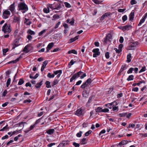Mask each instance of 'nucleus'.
Returning a JSON list of instances; mask_svg holds the SVG:
<instances>
[{
	"mask_svg": "<svg viewBox=\"0 0 147 147\" xmlns=\"http://www.w3.org/2000/svg\"><path fill=\"white\" fill-rule=\"evenodd\" d=\"M92 80L91 78H88L86 81V82L88 84H90L91 83Z\"/></svg>",
	"mask_w": 147,
	"mask_h": 147,
	"instance_id": "obj_62",
	"label": "nucleus"
},
{
	"mask_svg": "<svg viewBox=\"0 0 147 147\" xmlns=\"http://www.w3.org/2000/svg\"><path fill=\"white\" fill-rule=\"evenodd\" d=\"M88 85V84L85 82L82 85L81 87L82 88H86L87 86Z\"/></svg>",
	"mask_w": 147,
	"mask_h": 147,
	"instance_id": "obj_40",
	"label": "nucleus"
},
{
	"mask_svg": "<svg viewBox=\"0 0 147 147\" xmlns=\"http://www.w3.org/2000/svg\"><path fill=\"white\" fill-rule=\"evenodd\" d=\"M47 60H46L43 62L41 69V71L42 72H43L44 71V69L47 64Z\"/></svg>",
	"mask_w": 147,
	"mask_h": 147,
	"instance_id": "obj_17",
	"label": "nucleus"
},
{
	"mask_svg": "<svg viewBox=\"0 0 147 147\" xmlns=\"http://www.w3.org/2000/svg\"><path fill=\"white\" fill-rule=\"evenodd\" d=\"M64 4L65 5V7H67L70 8L71 7L70 4L67 2H65Z\"/></svg>",
	"mask_w": 147,
	"mask_h": 147,
	"instance_id": "obj_53",
	"label": "nucleus"
},
{
	"mask_svg": "<svg viewBox=\"0 0 147 147\" xmlns=\"http://www.w3.org/2000/svg\"><path fill=\"white\" fill-rule=\"evenodd\" d=\"M118 28L122 30L123 31H125L131 29L132 28V26L130 25H127L123 26H119Z\"/></svg>",
	"mask_w": 147,
	"mask_h": 147,
	"instance_id": "obj_6",
	"label": "nucleus"
},
{
	"mask_svg": "<svg viewBox=\"0 0 147 147\" xmlns=\"http://www.w3.org/2000/svg\"><path fill=\"white\" fill-rule=\"evenodd\" d=\"M42 84V81H41L39 83H37L35 86V87L36 88H40Z\"/></svg>",
	"mask_w": 147,
	"mask_h": 147,
	"instance_id": "obj_27",
	"label": "nucleus"
},
{
	"mask_svg": "<svg viewBox=\"0 0 147 147\" xmlns=\"http://www.w3.org/2000/svg\"><path fill=\"white\" fill-rule=\"evenodd\" d=\"M15 3H13L9 6V9L11 11L13 15L14 14L15 12Z\"/></svg>",
	"mask_w": 147,
	"mask_h": 147,
	"instance_id": "obj_11",
	"label": "nucleus"
},
{
	"mask_svg": "<svg viewBox=\"0 0 147 147\" xmlns=\"http://www.w3.org/2000/svg\"><path fill=\"white\" fill-rule=\"evenodd\" d=\"M92 80L91 78H88L86 81V82L88 84H90L91 83Z\"/></svg>",
	"mask_w": 147,
	"mask_h": 147,
	"instance_id": "obj_63",
	"label": "nucleus"
},
{
	"mask_svg": "<svg viewBox=\"0 0 147 147\" xmlns=\"http://www.w3.org/2000/svg\"><path fill=\"white\" fill-rule=\"evenodd\" d=\"M58 12H59V15L56 14V19H59L62 17L61 11L60 10L59 11H56V13Z\"/></svg>",
	"mask_w": 147,
	"mask_h": 147,
	"instance_id": "obj_21",
	"label": "nucleus"
},
{
	"mask_svg": "<svg viewBox=\"0 0 147 147\" xmlns=\"http://www.w3.org/2000/svg\"><path fill=\"white\" fill-rule=\"evenodd\" d=\"M62 73V70H58L56 71V77L57 78H59L61 74Z\"/></svg>",
	"mask_w": 147,
	"mask_h": 147,
	"instance_id": "obj_20",
	"label": "nucleus"
},
{
	"mask_svg": "<svg viewBox=\"0 0 147 147\" xmlns=\"http://www.w3.org/2000/svg\"><path fill=\"white\" fill-rule=\"evenodd\" d=\"M28 45L25 46L23 49V51L25 52L26 53H27L29 52V51H28Z\"/></svg>",
	"mask_w": 147,
	"mask_h": 147,
	"instance_id": "obj_42",
	"label": "nucleus"
},
{
	"mask_svg": "<svg viewBox=\"0 0 147 147\" xmlns=\"http://www.w3.org/2000/svg\"><path fill=\"white\" fill-rule=\"evenodd\" d=\"M114 50L117 53H119L121 52V50H120L119 49H117V48H115Z\"/></svg>",
	"mask_w": 147,
	"mask_h": 147,
	"instance_id": "obj_55",
	"label": "nucleus"
},
{
	"mask_svg": "<svg viewBox=\"0 0 147 147\" xmlns=\"http://www.w3.org/2000/svg\"><path fill=\"white\" fill-rule=\"evenodd\" d=\"M76 61H74V60L72 59L71 60L69 63V64L68 65H73L75 63H76Z\"/></svg>",
	"mask_w": 147,
	"mask_h": 147,
	"instance_id": "obj_59",
	"label": "nucleus"
},
{
	"mask_svg": "<svg viewBox=\"0 0 147 147\" xmlns=\"http://www.w3.org/2000/svg\"><path fill=\"white\" fill-rule=\"evenodd\" d=\"M83 72L81 71H80L76 73L71 77L70 79V82H72L74 80L78 78L80 76V75Z\"/></svg>",
	"mask_w": 147,
	"mask_h": 147,
	"instance_id": "obj_7",
	"label": "nucleus"
},
{
	"mask_svg": "<svg viewBox=\"0 0 147 147\" xmlns=\"http://www.w3.org/2000/svg\"><path fill=\"white\" fill-rule=\"evenodd\" d=\"M11 81V79L10 78H9L7 81V83H6V86L7 87H8L9 85H10V84Z\"/></svg>",
	"mask_w": 147,
	"mask_h": 147,
	"instance_id": "obj_41",
	"label": "nucleus"
},
{
	"mask_svg": "<svg viewBox=\"0 0 147 147\" xmlns=\"http://www.w3.org/2000/svg\"><path fill=\"white\" fill-rule=\"evenodd\" d=\"M8 49H5L3 50V53L4 55H6V53L8 51Z\"/></svg>",
	"mask_w": 147,
	"mask_h": 147,
	"instance_id": "obj_45",
	"label": "nucleus"
},
{
	"mask_svg": "<svg viewBox=\"0 0 147 147\" xmlns=\"http://www.w3.org/2000/svg\"><path fill=\"white\" fill-rule=\"evenodd\" d=\"M20 21V16H15L13 17V21L14 22H19Z\"/></svg>",
	"mask_w": 147,
	"mask_h": 147,
	"instance_id": "obj_18",
	"label": "nucleus"
},
{
	"mask_svg": "<svg viewBox=\"0 0 147 147\" xmlns=\"http://www.w3.org/2000/svg\"><path fill=\"white\" fill-rule=\"evenodd\" d=\"M68 53L69 54L73 53L75 54H77V52L75 50H71L68 51Z\"/></svg>",
	"mask_w": 147,
	"mask_h": 147,
	"instance_id": "obj_33",
	"label": "nucleus"
},
{
	"mask_svg": "<svg viewBox=\"0 0 147 147\" xmlns=\"http://www.w3.org/2000/svg\"><path fill=\"white\" fill-rule=\"evenodd\" d=\"M146 70V68L145 67H142V68L141 69V70L139 71V73H141L142 72Z\"/></svg>",
	"mask_w": 147,
	"mask_h": 147,
	"instance_id": "obj_50",
	"label": "nucleus"
},
{
	"mask_svg": "<svg viewBox=\"0 0 147 147\" xmlns=\"http://www.w3.org/2000/svg\"><path fill=\"white\" fill-rule=\"evenodd\" d=\"M147 18V13H145L143 16L142 18L140 20L139 23L138 24V26H140L144 22L145 20Z\"/></svg>",
	"mask_w": 147,
	"mask_h": 147,
	"instance_id": "obj_9",
	"label": "nucleus"
},
{
	"mask_svg": "<svg viewBox=\"0 0 147 147\" xmlns=\"http://www.w3.org/2000/svg\"><path fill=\"white\" fill-rule=\"evenodd\" d=\"M133 71V68L131 67L127 71L128 74H130L132 73V71Z\"/></svg>",
	"mask_w": 147,
	"mask_h": 147,
	"instance_id": "obj_46",
	"label": "nucleus"
},
{
	"mask_svg": "<svg viewBox=\"0 0 147 147\" xmlns=\"http://www.w3.org/2000/svg\"><path fill=\"white\" fill-rule=\"evenodd\" d=\"M112 39V36L111 34H108L106 36V37L104 39L103 42L106 44L109 42H110Z\"/></svg>",
	"mask_w": 147,
	"mask_h": 147,
	"instance_id": "obj_3",
	"label": "nucleus"
},
{
	"mask_svg": "<svg viewBox=\"0 0 147 147\" xmlns=\"http://www.w3.org/2000/svg\"><path fill=\"white\" fill-rule=\"evenodd\" d=\"M134 12L135 11L133 10L130 13L129 16V18L130 21H132L134 20Z\"/></svg>",
	"mask_w": 147,
	"mask_h": 147,
	"instance_id": "obj_14",
	"label": "nucleus"
},
{
	"mask_svg": "<svg viewBox=\"0 0 147 147\" xmlns=\"http://www.w3.org/2000/svg\"><path fill=\"white\" fill-rule=\"evenodd\" d=\"M46 85V87L47 88H49L51 87L50 82L49 81H47L45 83Z\"/></svg>",
	"mask_w": 147,
	"mask_h": 147,
	"instance_id": "obj_37",
	"label": "nucleus"
},
{
	"mask_svg": "<svg viewBox=\"0 0 147 147\" xmlns=\"http://www.w3.org/2000/svg\"><path fill=\"white\" fill-rule=\"evenodd\" d=\"M35 127V125L34 124L31 125L29 128V131H30L32 130Z\"/></svg>",
	"mask_w": 147,
	"mask_h": 147,
	"instance_id": "obj_64",
	"label": "nucleus"
},
{
	"mask_svg": "<svg viewBox=\"0 0 147 147\" xmlns=\"http://www.w3.org/2000/svg\"><path fill=\"white\" fill-rule=\"evenodd\" d=\"M109 15V14L108 13H105L104 15L102 16L100 18V20H103L106 17H107Z\"/></svg>",
	"mask_w": 147,
	"mask_h": 147,
	"instance_id": "obj_28",
	"label": "nucleus"
},
{
	"mask_svg": "<svg viewBox=\"0 0 147 147\" xmlns=\"http://www.w3.org/2000/svg\"><path fill=\"white\" fill-rule=\"evenodd\" d=\"M54 45V43L53 42H51L49 43L47 46V50L46 51V53H47L52 48Z\"/></svg>",
	"mask_w": 147,
	"mask_h": 147,
	"instance_id": "obj_15",
	"label": "nucleus"
},
{
	"mask_svg": "<svg viewBox=\"0 0 147 147\" xmlns=\"http://www.w3.org/2000/svg\"><path fill=\"white\" fill-rule=\"evenodd\" d=\"M134 79V76L133 75H130L127 78V80L128 81H130Z\"/></svg>",
	"mask_w": 147,
	"mask_h": 147,
	"instance_id": "obj_29",
	"label": "nucleus"
},
{
	"mask_svg": "<svg viewBox=\"0 0 147 147\" xmlns=\"http://www.w3.org/2000/svg\"><path fill=\"white\" fill-rule=\"evenodd\" d=\"M92 52L94 53L93 55L94 57H96L100 54V53L98 49H95L92 50Z\"/></svg>",
	"mask_w": 147,
	"mask_h": 147,
	"instance_id": "obj_10",
	"label": "nucleus"
},
{
	"mask_svg": "<svg viewBox=\"0 0 147 147\" xmlns=\"http://www.w3.org/2000/svg\"><path fill=\"white\" fill-rule=\"evenodd\" d=\"M50 11V9H49V8L47 6V8H44L43 10V12L46 13H49V12Z\"/></svg>",
	"mask_w": 147,
	"mask_h": 147,
	"instance_id": "obj_32",
	"label": "nucleus"
},
{
	"mask_svg": "<svg viewBox=\"0 0 147 147\" xmlns=\"http://www.w3.org/2000/svg\"><path fill=\"white\" fill-rule=\"evenodd\" d=\"M22 57L21 55H20L19 57L17 59H16L15 60H13L12 61H10L7 63V64H10L11 63H13L15 64L17 62H18L20 59Z\"/></svg>",
	"mask_w": 147,
	"mask_h": 147,
	"instance_id": "obj_16",
	"label": "nucleus"
},
{
	"mask_svg": "<svg viewBox=\"0 0 147 147\" xmlns=\"http://www.w3.org/2000/svg\"><path fill=\"white\" fill-rule=\"evenodd\" d=\"M2 31L5 34H9L10 33L11 31L10 24L5 23L2 27Z\"/></svg>",
	"mask_w": 147,
	"mask_h": 147,
	"instance_id": "obj_1",
	"label": "nucleus"
},
{
	"mask_svg": "<svg viewBox=\"0 0 147 147\" xmlns=\"http://www.w3.org/2000/svg\"><path fill=\"white\" fill-rule=\"evenodd\" d=\"M81 143L82 144H86L87 143L86 139L85 138L82 139L81 141Z\"/></svg>",
	"mask_w": 147,
	"mask_h": 147,
	"instance_id": "obj_39",
	"label": "nucleus"
},
{
	"mask_svg": "<svg viewBox=\"0 0 147 147\" xmlns=\"http://www.w3.org/2000/svg\"><path fill=\"white\" fill-rule=\"evenodd\" d=\"M139 88L138 87L134 88L132 89V91L137 92L138 91Z\"/></svg>",
	"mask_w": 147,
	"mask_h": 147,
	"instance_id": "obj_61",
	"label": "nucleus"
},
{
	"mask_svg": "<svg viewBox=\"0 0 147 147\" xmlns=\"http://www.w3.org/2000/svg\"><path fill=\"white\" fill-rule=\"evenodd\" d=\"M122 20L123 22L125 21L127 19V16L126 15H125L123 16L122 18Z\"/></svg>",
	"mask_w": 147,
	"mask_h": 147,
	"instance_id": "obj_56",
	"label": "nucleus"
},
{
	"mask_svg": "<svg viewBox=\"0 0 147 147\" xmlns=\"http://www.w3.org/2000/svg\"><path fill=\"white\" fill-rule=\"evenodd\" d=\"M49 9H51L50 11L53 10V9H55V6L53 4H49L47 6Z\"/></svg>",
	"mask_w": 147,
	"mask_h": 147,
	"instance_id": "obj_22",
	"label": "nucleus"
},
{
	"mask_svg": "<svg viewBox=\"0 0 147 147\" xmlns=\"http://www.w3.org/2000/svg\"><path fill=\"white\" fill-rule=\"evenodd\" d=\"M92 131L91 130L88 131L85 133V136H88L89 134L92 133Z\"/></svg>",
	"mask_w": 147,
	"mask_h": 147,
	"instance_id": "obj_48",
	"label": "nucleus"
},
{
	"mask_svg": "<svg viewBox=\"0 0 147 147\" xmlns=\"http://www.w3.org/2000/svg\"><path fill=\"white\" fill-rule=\"evenodd\" d=\"M55 74V71H54L53 74H51V73H49L47 75V76L50 78H54Z\"/></svg>",
	"mask_w": 147,
	"mask_h": 147,
	"instance_id": "obj_23",
	"label": "nucleus"
},
{
	"mask_svg": "<svg viewBox=\"0 0 147 147\" xmlns=\"http://www.w3.org/2000/svg\"><path fill=\"white\" fill-rule=\"evenodd\" d=\"M54 129H50L47 131L46 132L48 134L51 135L53 133Z\"/></svg>",
	"mask_w": 147,
	"mask_h": 147,
	"instance_id": "obj_24",
	"label": "nucleus"
},
{
	"mask_svg": "<svg viewBox=\"0 0 147 147\" xmlns=\"http://www.w3.org/2000/svg\"><path fill=\"white\" fill-rule=\"evenodd\" d=\"M105 56L107 59H109L110 57L109 53V52H107L105 53Z\"/></svg>",
	"mask_w": 147,
	"mask_h": 147,
	"instance_id": "obj_58",
	"label": "nucleus"
},
{
	"mask_svg": "<svg viewBox=\"0 0 147 147\" xmlns=\"http://www.w3.org/2000/svg\"><path fill=\"white\" fill-rule=\"evenodd\" d=\"M24 82V81L22 78L20 79L18 83V85H21Z\"/></svg>",
	"mask_w": 147,
	"mask_h": 147,
	"instance_id": "obj_36",
	"label": "nucleus"
},
{
	"mask_svg": "<svg viewBox=\"0 0 147 147\" xmlns=\"http://www.w3.org/2000/svg\"><path fill=\"white\" fill-rule=\"evenodd\" d=\"M127 144V141L126 140H123L119 143V144L121 145H124Z\"/></svg>",
	"mask_w": 147,
	"mask_h": 147,
	"instance_id": "obj_43",
	"label": "nucleus"
},
{
	"mask_svg": "<svg viewBox=\"0 0 147 147\" xmlns=\"http://www.w3.org/2000/svg\"><path fill=\"white\" fill-rule=\"evenodd\" d=\"M10 14V11L7 10H5L3 13L2 17L4 19H6L9 18Z\"/></svg>",
	"mask_w": 147,
	"mask_h": 147,
	"instance_id": "obj_5",
	"label": "nucleus"
},
{
	"mask_svg": "<svg viewBox=\"0 0 147 147\" xmlns=\"http://www.w3.org/2000/svg\"><path fill=\"white\" fill-rule=\"evenodd\" d=\"M82 113V111L81 109H78L76 112V114L78 116H81Z\"/></svg>",
	"mask_w": 147,
	"mask_h": 147,
	"instance_id": "obj_19",
	"label": "nucleus"
},
{
	"mask_svg": "<svg viewBox=\"0 0 147 147\" xmlns=\"http://www.w3.org/2000/svg\"><path fill=\"white\" fill-rule=\"evenodd\" d=\"M124 41V39L123 37L121 36L120 37L119 42L120 43H122Z\"/></svg>",
	"mask_w": 147,
	"mask_h": 147,
	"instance_id": "obj_60",
	"label": "nucleus"
},
{
	"mask_svg": "<svg viewBox=\"0 0 147 147\" xmlns=\"http://www.w3.org/2000/svg\"><path fill=\"white\" fill-rule=\"evenodd\" d=\"M19 10H22L23 13H24L28 11V7L24 3H20L18 5Z\"/></svg>",
	"mask_w": 147,
	"mask_h": 147,
	"instance_id": "obj_2",
	"label": "nucleus"
},
{
	"mask_svg": "<svg viewBox=\"0 0 147 147\" xmlns=\"http://www.w3.org/2000/svg\"><path fill=\"white\" fill-rule=\"evenodd\" d=\"M92 1L95 4H100L102 2L98 0H92Z\"/></svg>",
	"mask_w": 147,
	"mask_h": 147,
	"instance_id": "obj_54",
	"label": "nucleus"
},
{
	"mask_svg": "<svg viewBox=\"0 0 147 147\" xmlns=\"http://www.w3.org/2000/svg\"><path fill=\"white\" fill-rule=\"evenodd\" d=\"M96 112L97 113H99L102 112V108L98 107L95 110Z\"/></svg>",
	"mask_w": 147,
	"mask_h": 147,
	"instance_id": "obj_35",
	"label": "nucleus"
},
{
	"mask_svg": "<svg viewBox=\"0 0 147 147\" xmlns=\"http://www.w3.org/2000/svg\"><path fill=\"white\" fill-rule=\"evenodd\" d=\"M117 102H116V105H115L114 104V106H113V111H118V107L117 106H116L117 105Z\"/></svg>",
	"mask_w": 147,
	"mask_h": 147,
	"instance_id": "obj_34",
	"label": "nucleus"
},
{
	"mask_svg": "<svg viewBox=\"0 0 147 147\" xmlns=\"http://www.w3.org/2000/svg\"><path fill=\"white\" fill-rule=\"evenodd\" d=\"M114 104L116 105V102L114 101L111 103L106 104L105 106L108 108L111 109L113 108V107L114 106Z\"/></svg>",
	"mask_w": 147,
	"mask_h": 147,
	"instance_id": "obj_13",
	"label": "nucleus"
},
{
	"mask_svg": "<svg viewBox=\"0 0 147 147\" xmlns=\"http://www.w3.org/2000/svg\"><path fill=\"white\" fill-rule=\"evenodd\" d=\"M109 111V109L107 108H105L104 109H102V112L103 113H107Z\"/></svg>",
	"mask_w": 147,
	"mask_h": 147,
	"instance_id": "obj_57",
	"label": "nucleus"
},
{
	"mask_svg": "<svg viewBox=\"0 0 147 147\" xmlns=\"http://www.w3.org/2000/svg\"><path fill=\"white\" fill-rule=\"evenodd\" d=\"M78 38V36H77L74 38H71L69 40L70 43H72L77 40Z\"/></svg>",
	"mask_w": 147,
	"mask_h": 147,
	"instance_id": "obj_25",
	"label": "nucleus"
},
{
	"mask_svg": "<svg viewBox=\"0 0 147 147\" xmlns=\"http://www.w3.org/2000/svg\"><path fill=\"white\" fill-rule=\"evenodd\" d=\"M19 40L20 38H18L14 40L12 43V49H14L16 47L20 45V44L19 43Z\"/></svg>",
	"mask_w": 147,
	"mask_h": 147,
	"instance_id": "obj_4",
	"label": "nucleus"
},
{
	"mask_svg": "<svg viewBox=\"0 0 147 147\" xmlns=\"http://www.w3.org/2000/svg\"><path fill=\"white\" fill-rule=\"evenodd\" d=\"M130 3L131 5H134L137 3V1L136 0H131L130 1Z\"/></svg>",
	"mask_w": 147,
	"mask_h": 147,
	"instance_id": "obj_51",
	"label": "nucleus"
},
{
	"mask_svg": "<svg viewBox=\"0 0 147 147\" xmlns=\"http://www.w3.org/2000/svg\"><path fill=\"white\" fill-rule=\"evenodd\" d=\"M82 95L84 97L86 98L88 97V94L86 91H84L82 92Z\"/></svg>",
	"mask_w": 147,
	"mask_h": 147,
	"instance_id": "obj_31",
	"label": "nucleus"
},
{
	"mask_svg": "<svg viewBox=\"0 0 147 147\" xmlns=\"http://www.w3.org/2000/svg\"><path fill=\"white\" fill-rule=\"evenodd\" d=\"M46 30H43L42 31H40V32L38 33V36H41L44 33L46 32Z\"/></svg>",
	"mask_w": 147,
	"mask_h": 147,
	"instance_id": "obj_52",
	"label": "nucleus"
},
{
	"mask_svg": "<svg viewBox=\"0 0 147 147\" xmlns=\"http://www.w3.org/2000/svg\"><path fill=\"white\" fill-rule=\"evenodd\" d=\"M137 45V44L136 42H133L129 45L127 49L129 50H133L135 49Z\"/></svg>",
	"mask_w": 147,
	"mask_h": 147,
	"instance_id": "obj_12",
	"label": "nucleus"
},
{
	"mask_svg": "<svg viewBox=\"0 0 147 147\" xmlns=\"http://www.w3.org/2000/svg\"><path fill=\"white\" fill-rule=\"evenodd\" d=\"M67 143L65 141H63L59 144L57 147H65V144Z\"/></svg>",
	"mask_w": 147,
	"mask_h": 147,
	"instance_id": "obj_30",
	"label": "nucleus"
},
{
	"mask_svg": "<svg viewBox=\"0 0 147 147\" xmlns=\"http://www.w3.org/2000/svg\"><path fill=\"white\" fill-rule=\"evenodd\" d=\"M27 33L30 35H34L35 34V32L30 29H29L27 31Z\"/></svg>",
	"mask_w": 147,
	"mask_h": 147,
	"instance_id": "obj_38",
	"label": "nucleus"
},
{
	"mask_svg": "<svg viewBox=\"0 0 147 147\" xmlns=\"http://www.w3.org/2000/svg\"><path fill=\"white\" fill-rule=\"evenodd\" d=\"M56 1H57L56 5V10H60L63 5L62 2L59 0H56Z\"/></svg>",
	"mask_w": 147,
	"mask_h": 147,
	"instance_id": "obj_8",
	"label": "nucleus"
},
{
	"mask_svg": "<svg viewBox=\"0 0 147 147\" xmlns=\"http://www.w3.org/2000/svg\"><path fill=\"white\" fill-rule=\"evenodd\" d=\"M127 115V113H120L119 114V116L120 117H124Z\"/></svg>",
	"mask_w": 147,
	"mask_h": 147,
	"instance_id": "obj_44",
	"label": "nucleus"
},
{
	"mask_svg": "<svg viewBox=\"0 0 147 147\" xmlns=\"http://www.w3.org/2000/svg\"><path fill=\"white\" fill-rule=\"evenodd\" d=\"M126 66L125 65L122 66L120 70L119 71V72H121L123 71L125 69H126Z\"/></svg>",
	"mask_w": 147,
	"mask_h": 147,
	"instance_id": "obj_49",
	"label": "nucleus"
},
{
	"mask_svg": "<svg viewBox=\"0 0 147 147\" xmlns=\"http://www.w3.org/2000/svg\"><path fill=\"white\" fill-rule=\"evenodd\" d=\"M131 53H129L127 55V61L128 63H129L131 61Z\"/></svg>",
	"mask_w": 147,
	"mask_h": 147,
	"instance_id": "obj_26",
	"label": "nucleus"
},
{
	"mask_svg": "<svg viewBox=\"0 0 147 147\" xmlns=\"http://www.w3.org/2000/svg\"><path fill=\"white\" fill-rule=\"evenodd\" d=\"M82 131H80L78 133L76 134V136L78 137H80L82 136Z\"/></svg>",
	"mask_w": 147,
	"mask_h": 147,
	"instance_id": "obj_47",
	"label": "nucleus"
}]
</instances>
